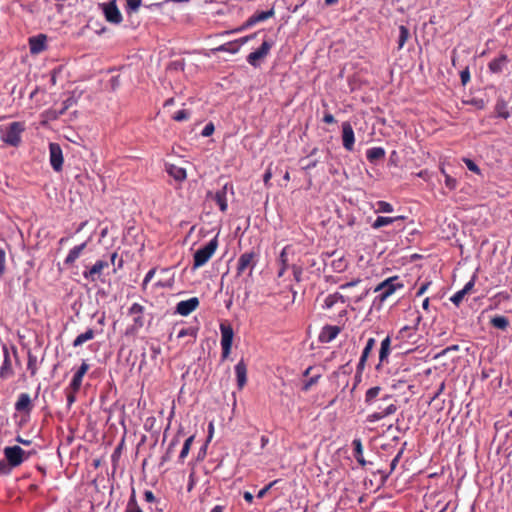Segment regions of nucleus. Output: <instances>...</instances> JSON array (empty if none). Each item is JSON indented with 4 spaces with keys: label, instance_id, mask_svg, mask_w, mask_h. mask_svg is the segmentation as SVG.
<instances>
[{
    "label": "nucleus",
    "instance_id": "f257e3e1",
    "mask_svg": "<svg viewBox=\"0 0 512 512\" xmlns=\"http://www.w3.org/2000/svg\"><path fill=\"white\" fill-rule=\"evenodd\" d=\"M316 302L320 308L327 311H332V315L338 317H345L347 314V307L349 306V299L345 298L341 293L335 292L329 295L319 294Z\"/></svg>",
    "mask_w": 512,
    "mask_h": 512
},
{
    "label": "nucleus",
    "instance_id": "2f4dec72",
    "mask_svg": "<svg viewBox=\"0 0 512 512\" xmlns=\"http://www.w3.org/2000/svg\"><path fill=\"white\" fill-rule=\"evenodd\" d=\"M101 272V268L98 266L97 263H95L91 268L83 271V277L87 280L95 281L101 274Z\"/></svg>",
    "mask_w": 512,
    "mask_h": 512
},
{
    "label": "nucleus",
    "instance_id": "473e14b6",
    "mask_svg": "<svg viewBox=\"0 0 512 512\" xmlns=\"http://www.w3.org/2000/svg\"><path fill=\"white\" fill-rule=\"evenodd\" d=\"M490 323L493 327L501 330H506L507 327L509 326L508 318L501 315L491 318Z\"/></svg>",
    "mask_w": 512,
    "mask_h": 512
},
{
    "label": "nucleus",
    "instance_id": "f704fd0d",
    "mask_svg": "<svg viewBox=\"0 0 512 512\" xmlns=\"http://www.w3.org/2000/svg\"><path fill=\"white\" fill-rule=\"evenodd\" d=\"M288 246L284 247L279 255V262L281 264V268L278 272V277H282L287 270L288 267V257H287Z\"/></svg>",
    "mask_w": 512,
    "mask_h": 512
},
{
    "label": "nucleus",
    "instance_id": "6ab92c4d",
    "mask_svg": "<svg viewBox=\"0 0 512 512\" xmlns=\"http://www.w3.org/2000/svg\"><path fill=\"white\" fill-rule=\"evenodd\" d=\"M354 458L357 460L359 465L364 469H368V466L373 465L371 460H367L364 457L362 444L359 440H354Z\"/></svg>",
    "mask_w": 512,
    "mask_h": 512
},
{
    "label": "nucleus",
    "instance_id": "c03bdc74",
    "mask_svg": "<svg viewBox=\"0 0 512 512\" xmlns=\"http://www.w3.org/2000/svg\"><path fill=\"white\" fill-rule=\"evenodd\" d=\"M13 467L7 462L6 459L0 460V475H9Z\"/></svg>",
    "mask_w": 512,
    "mask_h": 512
},
{
    "label": "nucleus",
    "instance_id": "e433bc0d",
    "mask_svg": "<svg viewBox=\"0 0 512 512\" xmlns=\"http://www.w3.org/2000/svg\"><path fill=\"white\" fill-rule=\"evenodd\" d=\"M193 440H194V436H190L185 440L184 445H183L182 450L179 455V460L181 462H183L184 459L187 457V455L190 451L191 444L193 443Z\"/></svg>",
    "mask_w": 512,
    "mask_h": 512
},
{
    "label": "nucleus",
    "instance_id": "6e6d98bb",
    "mask_svg": "<svg viewBox=\"0 0 512 512\" xmlns=\"http://www.w3.org/2000/svg\"><path fill=\"white\" fill-rule=\"evenodd\" d=\"M461 83L462 85H466L470 81V71L469 68L466 67L464 70L460 73Z\"/></svg>",
    "mask_w": 512,
    "mask_h": 512
},
{
    "label": "nucleus",
    "instance_id": "393cba45",
    "mask_svg": "<svg viewBox=\"0 0 512 512\" xmlns=\"http://www.w3.org/2000/svg\"><path fill=\"white\" fill-rule=\"evenodd\" d=\"M375 345V339L374 338H369L366 342V345L363 349V352H362V355L360 357V360H359V363L357 365V370L360 372L361 370H363L364 366H365V362H366V359L367 357L369 356L371 350L373 349Z\"/></svg>",
    "mask_w": 512,
    "mask_h": 512
},
{
    "label": "nucleus",
    "instance_id": "49530a36",
    "mask_svg": "<svg viewBox=\"0 0 512 512\" xmlns=\"http://www.w3.org/2000/svg\"><path fill=\"white\" fill-rule=\"evenodd\" d=\"M465 292H463L462 290H459L458 292H456L451 298V302L455 305V306H459L461 304V302L463 301V298L465 297Z\"/></svg>",
    "mask_w": 512,
    "mask_h": 512
},
{
    "label": "nucleus",
    "instance_id": "a19ab883",
    "mask_svg": "<svg viewBox=\"0 0 512 512\" xmlns=\"http://www.w3.org/2000/svg\"><path fill=\"white\" fill-rule=\"evenodd\" d=\"M142 4V0H126V12L128 14L136 12Z\"/></svg>",
    "mask_w": 512,
    "mask_h": 512
},
{
    "label": "nucleus",
    "instance_id": "052dcab7",
    "mask_svg": "<svg viewBox=\"0 0 512 512\" xmlns=\"http://www.w3.org/2000/svg\"><path fill=\"white\" fill-rule=\"evenodd\" d=\"M430 284H431V282H425V283H423V284L420 286V288L418 289V291H417V293H416V296H417V297H419V296L423 295V294L427 291V289H428V287L430 286Z\"/></svg>",
    "mask_w": 512,
    "mask_h": 512
},
{
    "label": "nucleus",
    "instance_id": "0e129e2a",
    "mask_svg": "<svg viewBox=\"0 0 512 512\" xmlns=\"http://www.w3.org/2000/svg\"><path fill=\"white\" fill-rule=\"evenodd\" d=\"M271 178H272V171H271V168L269 167L263 175V181H264L265 185H269V181Z\"/></svg>",
    "mask_w": 512,
    "mask_h": 512
},
{
    "label": "nucleus",
    "instance_id": "20e7f679",
    "mask_svg": "<svg viewBox=\"0 0 512 512\" xmlns=\"http://www.w3.org/2000/svg\"><path fill=\"white\" fill-rule=\"evenodd\" d=\"M25 130V125L22 122H12L2 134L1 139L6 144L17 147L21 143V134Z\"/></svg>",
    "mask_w": 512,
    "mask_h": 512
},
{
    "label": "nucleus",
    "instance_id": "1a4fd4ad",
    "mask_svg": "<svg viewBox=\"0 0 512 512\" xmlns=\"http://www.w3.org/2000/svg\"><path fill=\"white\" fill-rule=\"evenodd\" d=\"M105 19L112 24H120L123 20L122 14L116 5V0H111L100 5Z\"/></svg>",
    "mask_w": 512,
    "mask_h": 512
},
{
    "label": "nucleus",
    "instance_id": "09e8293b",
    "mask_svg": "<svg viewBox=\"0 0 512 512\" xmlns=\"http://www.w3.org/2000/svg\"><path fill=\"white\" fill-rule=\"evenodd\" d=\"M143 325H144L143 314L134 315V318H133V329L134 330H138V329L142 328Z\"/></svg>",
    "mask_w": 512,
    "mask_h": 512
},
{
    "label": "nucleus",
    "instance_id": "f3484780",
    "mask_svg": "<svg viewBox=\"0 0 512 512\" xmlns=\"http://www.w3.org/2000/svg\"><path fill=\"white\" fill-rule=\"evenodd\" d=\"M340 332L338 326L326 325L322 328L318 339L321 343H329L334 340Z\"/></svg>",
    "mask_w": 512,
    "mask_h": 512
},
{
    "label": "nucleus",
    "instance_id": "423d86ee",
    "mask_svg": "<svg viewBox=\"0 0 512 512\" xmlns=\"http://www.w3.org/2000/svg\"><path fill=\"white\" fill-rule=\"evenodd\" d=\"M259 254L254 250L241 254L237 261V275L240 276L247 268H250V274L256 267Z\"/></svg>",
    "mask_w": 512,
    "mask_h": 512
},
{
    "label": "nucleus",
    "instance_id": "a211bd4d",
    "mask_svg": "<svg viewBox=\"0 0 512 512\" xmlns=\"http://www.w3.org/2000/svg\"><path fill=\"white\" fill-rule=\"evenodd\" d=\"M32 401L30 395L28 393H21L18 396V399L15 403V410L17 412H27L29 413L32 410Z\"/></svg>",
    "mask_w": 512,
    "mask_h": 512
},
{
    "label": "nucleus",
    "instance_id": "bb28decb",
    "mask_svg": "<svg viewBox=\"0 0 512 512\" xmlns=\"http://www.w3.org/2000/svg\"><path fill=\"white\" fill-rule=\"evenodd\" d=\"M343 128V145L348 151H352V126L349 122H344Z\"/></svg>",
    "mask_w": 512,
    "mask_h": 512
},
{
    "label": "nucleus",
    "instance_id": "aec40b11",
    "mask_svg": "<svg viewBox=\"0 0 512 512\" xmlns=\"http://www.w3.org/2000/svg\"><path fill=\"white\" fill-rule=\"evenodd\" d=\"M87 243H88V241H85V242L81 243L80 245L73 247L69 251L68 255L66 256V258L64 260V264L67 266L73 265L74 262L80 257L83 250L87 247Z\"/></svg>",
    "mask_w": 512,
    "mask_h": 512
},
{
    "label": "nucleus",
    "instance_id": "9b49d317",
    "mask_svg": "<svg viewBox=\"0 0 512 512\" xmlns=\"http://www.w3.org/2000/svg\"><path fill=\"white\" fill-rule=\"evenodd\" d=\"M275 14V11L273 8H271L268 11H260L253 14L251 17H249L246 22L242 25V27L239 30H244L247 28H250L254 25H256L259 22L266 21L267 19L273 17Z\"/></svg>",
    "mask_w": 512,
    "mask_h": 512
},
{
    "label": "nucleus",
    "instance_id": "13d9d810",
    "mask_svg": "<svg viewBox=\"0 0 512 512\" xmlns=\"http://www.w3.org/2000/svg\"><path fill=\"white\" fill-rule=\"evenodd\" d=\"M445 185L449 188V189H455L456 186H457V181L456 179L452 178L450 175L448 174H445Z\"/></svg>",
    "mask_w": 512,
    "mask_h": 512
},
{
    "label": "nucleus",
    "instance_id": "680f3d73",
    "mask_svg": "<svg viewBox=\"0 0 512 512\" xmlns=\"http://www.w3.org/2000/svg\"><path fill=\"white\" fill-rule=\"evenodd\" d=\"M144 499H145L147 502H150V503H152V502H154V501L156 500L155 495H154V494H153V492H152V491H150V490H146V491L144 492Z\"/></svg>",
    "mask_w": 512,
    "mask_h": 512
},
{
    "label": "nucleus",
    "instance_id": "f8f14e48",
    "mask_svg": "<svg viewBox=\"0 0 512 512\" xmlns=\"http://www.w3.org/2000/svg\"><path fill=\"white\" fill-rule=\"evenodd\" d=\"M230 190L233 193V186L231 184L226 183L221 189L215 192L213 196V200L219 206V209L222 212H226L228 208L227 202V191Z\"/></svg>",
    "mask_w": 512,
    "mask_h": 512
},
{
    "label": "nucleus",
    "instance_id": "0eeeda50",
    "mask_svg": "<svg viewBox=\"0 0 512 512\" xmlns=\"http://www.w3.org/2000/svg\"><path fill=\"white\" fill-rule=\"evenodd\" d=\"M221 331V347H222V359H226L230 352L231 346L233 342L234 332L232 327L229 324H220Z\"/></svg>",
    "mask_w": 512,
    "mask_h": 512
},
{
    "label": "nucleus",
    "instance_id": "864d4df0",
    "mask_svg": "<svg viewBox=\"0 0 512 512\" xmlns=\"http://www.w3.org/2000/svg\"><path fill=\"white\" fill-rule=\"evenodd\" d=\"M143 312H144V307L138 303L132 304V306L129 308V314L133 315V316L143 314Z\"/></svg>",
    "mask_w": 512,
    "mask_h": 512
},
{
    "label": "nucleus",
    "instance_id": "774afa93",
    "mask_svg": "<svg viewBox=\"0 0 512 512\" xmlns=\"http://www.w3.org/2000/svg\"><path fill=\"white\" fill-rule=\"evenodd\" d=\"M243 498L245 499V501H247L248 503H252L253 502V499H254V496L252 493H250L249 491H245L243 493Z\"/></svg>",
    "mask_w": 512,
    "mask_h": 512
},
{
    "label": "nucleus",
    "instance_id": "39448f33",
    "mask_svg": "<svg viewBox=\"0 0 512 512\" xmlns=\"http://www.w3.org/2000/svg\"><path fill=\"white\" fill-rule=\"evenodd\" d=\"M403 288V284L399 282V278L397 276L390 277L385 281L381 282L376 288L375 291H379V299L380 301L386 300L390 295H392L397 289Z\"/></svg>",
    "mask_w": 512,
    "mask_h": 512
},
{
    "label": "nucleus",
    "instance_id": "4d7b16f0",
    "mask_svg": "<svg viewBox=\"0 0 512 512\" xmlns=\"http://www.w3.org/2000/svg\"><path fill=\"white\" fill-rule=\"evenodd\" d=\"M66 393H67V404H68V407H70L76 401V393L77 392L70 390L69 386H68L66 389Z\"/></svg>",
    "mask_w": 512,
    "mask_h": 512
},
{
    "label": "nucleus",
    "instance_id": "a18cd8bd",
    "mask_svg": "<svg viewBox=\"0 0 512 512\" xmlns=\"http://www.w3.org/2000/svg\"><path fill=\"white\" fill-rule=\"evenodd\" d=\"M463 162L465 163L466 167L470 171H472V172H474L476 174H480V172H481L480 168L478 167V165L473 160H471L469 158H464Z\"/></svg>",
    "mask_w": 512,
    "mask_h": 512
},
{
    "label": "nucleus",
    "instance_id": "8fccbe9b",
    "mask_svg": "<svg viewBox=\"0 0 512 512\" xmlns=\"http://www.w3.org/2000/svg\"><path fill=\"white\" fill-rule=\"evenodd\" d=\"M193 336V337H196V330L194 328H183L181 329L179 332H178V335L177 337L178 338H183L185 336Z\"/></svg>",
    "mask_w": 512,
    "mask_h": 512
},
{
    "label": "nucleus",
    "instance_id": "79ce46f5",
    "mask_svg": "<svg viewBox=\"0 0 512 512\" xmlns=\"http://www.w3.org/2000/svg\"><path fill=\"white\" fill-rule=\"evenodd\" d=\"M125 512H142L141 508L136 502L134 494H132L131 498L129 499Z\"/></svg>",
    "mask_w": 512,
    "mask_h": 512
},
{
    "label": "nucleus",
    "instance_id": "7c9ffc66",
    "mask_svg": "<svg viewBox=\"0 0 512 512\" xmlns=\"http://www.w3.org/2000/svg\"><path fill=\"white\" fill-rule=\"evenodd\" d=\"M390 338L389 337H386L382 342H381V348H380V352H379V362L380 364L383 363L384 361L387 360L388 358V355L390 353Z\"/></svg>",
    "mask_w": 512,
    "mask_h": 512
},
{
    "label": "nucleus",
    "instance_id": "5701e85b",
    "mask_svg": "<svg viewBox=\"0 0 512 512\" xmlns=\"http://www.w3.org/2000/svg\"><path fill=\"white\" fill-rule=\"evenodd\" d=\"M13 374L12 365L8 350L4 348V360L0 367V378L6 379Z\"/></svg>",
    "mask_w": 512,
    "mask_h": 512
},
{
    "label": "nucleus",
    "instance_id": "4c0bfd02",
    "mask_svg": "<svg viewBox=\"0 0 512 512\" xmlns=\"http://www.w3.org/2000/svg\"><path fill=\"white\" fill-rule=\"evenodd\" d=\"M377 208L375 209L376 213H391L394 211L393 206L386 201H378L376 203Z\"/></svg>",
    "mask_w": 512,
    "mask_h": 512
},
{
    "label": "nucleus",
    "instance_id": "2eb2a0df",
    "mask_svg": "<svg viewBox=\"0 0 512 512\" xmlns=\"http://www.w3.org/2000/svg\"><path fill=\"white\" fill-rule=\"evenodd\" d=\"M88 369L89 365L86 361H83L69 384L70 390H73L74 392H78L80 390L83 377L87 373Z\"/></svg>",
    "mask_w": 512,
    "mask_h": 512
},
{
    "label": "nucleus",
    "instance_id": "37998d69",
    "mask_svg": "<svg viewBox=\"0 0 512 512\" xmlns=\"http://www.w3.org/2000/svg\"><path fill=\"white\" fill-rule=\"evenodd\" d=\"M190 117V113L185 110V109H182V110H179L177 111L173 116V120L177 121V122H182V121H185L187 120L188 118Z\"/></svg>",
    "mask_w": 512,
    "mask_h": 512
},
{
    "label": "nucleus",
    "instance_id": "c9c22d12",
    "mask_svg": "<svg viewBox=\"0 0 512 512\" xmlns=\"http://www.w3.org/2000/svg\"><path fill=\"white\" fill-rule=\"evenodd\" d=\"M239 49H240V45L236 42L225 43L217 48L218 51L229 52L232 54L237 53L239 51Z\"/></svg>",
    "mask_w": 512,
    "mask_h": 512
},
{
    "label": "nucleus",
    "instance_id": "bf43d9fd",
    "mask_svg": "<svg viewBox=\"0 0 512 512\" xmlns=\"http://www.w3.org/2000/svg\"><path fill=\"white\" fill-rule=\"evenodd\" d=\"M5 271V252L0 248V275Z\"/></svg>",
    "mask_w": 512,
    "mask_h": 512
},
{
    "label": "nucleus",
    "instance_id": "69168bd1",
    "mask_svg": "<svg viewBox=\"0 0 512 512\" xmlns=\"http://www.w3.org/2000/svg\"><path fill=\"white\" fill-rule=\"evenodd\" d=\"M273 483H270L269 485L265 486L264 488H262L258 494H257V497L258 498H263L265 496V494L267 493V491L272 487Z\"/></svg>",
    "mask_w": 512,
    "mask_h": 512
},
{
    "label": "nucleus",
    "instance_id": "9d476101",
    "mask_svg": "<svg viewBox=\"0 0 512 512\" xmlns=\"http://www.w3.org/2000/svg\"><path fill=\"white\" fill-rule=\"evenodd\" d=\"M50 165L55 172H60L63 168V153L58 143L49 144Z\"/></svg>",
    "mask_w": 512,
    "mask_h": 512
},
{
    "label": "nucleus",
    "instance_id": "a878e982",
    "mask_svg": "<svg viewBox=\"0 0 512 512\" xmlns=\"http://www.w3.org/2000/svg\"><path fill=\"white\" fill-rule=\"evenodd\" d=\"M404 219H405V216H396V217L379 216L373 222L372 228L379 229V228H381L383 226H386V225L392 224V223H394L396 221H400V220H404Z\"/></svg>",
    "mask_w": 512,
    "mask_h": 512
},
{
    "label": "nucleus",
    "instance_id": "c756f323",
    "mask_svg": "<svg viewBox=\"0 0 512 512\" xmlns=\"http://www.w3.org/2000/svg\"><path fill=\"white\" fill-rule=\"evenodd\" d=\"M95 336L94 330L89 328L84 333L79 334L73 341V347H79L85 342L93 339Z\"/></svg>",
    "mask_w": 512,
    "mask_h": 512
},
{
    "label": "nucleus",
    "instance_id": "f03ea898",
    "mask_svg": "<svg viewBox=\"0 0 512 512\" xmlns=\"http://www.w3.org/2000/svg\"><path fill=\"white\" fill-rule=\"evenodd\" d=\"M3 454L7 462L13 467H19L22 463L27 461L36 451H25L18 445L6 446Z\"/></svg>",
    "mask_w": 512,
    "mask_h": 512
},
{
    "label": "nucleus",
    "instance_id": "58836bf2",
    "mask_svg": "<svg viewBox=\"0 0 512 512\" xmlns=\"http://www.w3.org/2000/svg\"><path fill=\"white\" fill-rule=\"evenodd\" d=\"M381 388L378 386L371 387L366 391L365 402L370 404L380 393Z\"/></svg>",
    "mask_w": 512,
    "mask_h": 512
},
{
    "label": "nucleus",
    "instance_id": "b1692460",
    "mask_svg": "<svg viewBox=\"0 0 512 512\" xmlns=\"http://www.w3.org/2000/svg\"><path fill=\"white\" fill-rule=\"evenodd\" d=\"M166 172L174 178L176 181H183L186 179V170L182 167L176 166L174 164H169L166 166Z\"/></svg>",
    "mask_w": 512,
    "mask_h": 512
},
{
    "label": "nucleus",
    "instance_id": "7ed1b4c3",
    "mask_svg": "<svg viewBox=\"0 0 512 512\" xmlns=\"http://www.w3.org/2000/svg\"><path fill=\"white\" fill-rule=\"evenodd\" d=\"M218 247L217 236L210 240L204 247L198 249L194 253L193 269L204 266L209 259L213 256Z\"/></svg>",
    "mask_w": 512,
    "mask_h": 512
},
{
    "label": "nucleus",
    "instance_id": "4468645a",
    "mask_svg": "<svg viewBox=\"0 0 512 512\" xmlns=\"http://www.w3.org/2000/svg\"><path fill=\"white\" fill-rule=\"evenodd\" d=\"M199 306V299L197 297H192L188 300L180 301L176 305V313L182 316H188Z\"/></svg>",
    "mask_w": 512,
    "mask_h": 512
},
{
    "label": "nucleus",
    "instance_id": "412c9836",
    "mask_svg": "<svg viewBox=\"0 0 512 512\" xmlns=\"http://www.w3.org/2000/svg\"><path fill=\"white\" fill-rule=\"evenodd\" d=\"M396 411H397L396 404L390 403L385 408H383L381 411L374 412L373 414L369 415L368 419L370 421H377L386 416L394 414Z\"/></svg>",
    "mask_w": 512,
    "mask_h": 512
},
{
    "label": "nucleus",
    "instance_id": "3c124183",
    "mask_svg": "<svg viewBox=\"0 0 512 512\" xmlns=\"http://www.w3.org/2000/svg\"><path fill=\"white\" fill-rule=\"evenodd\" d=\"M155 272H156V269H155V268H152V269H150V270L146 273V275H145V277H144V279H143V282H142V289H143V290H145V289H146V287H147L148 283H149V282L152 280V278L154 277Z\"/></svg>",
    "mask_w": 512,
    "mask_h": 512
},
{
    "label": "nucleus",
    "instance_id": "ddd939ff",
    "mask_svg": "<svg viewBox=\"0 0 512 512\" xmlns=\"http://www.w3.org/2000/svg\"><path fill=\"white\" fill-rule=\"evenodd\" d=\"M29 48L31 54H39L47 48V36L45 34H38L29 38Z\"/></svg>",
    "mask_w": 512,
    "mask_h": 512
},
{
    "label": "nucleus",
    "instance_id": "de8ad7c7",
    "mask_svg": "<svg viewBox=\"0 0 512 512\" xmlns=\"http://www.w3.org/2000/svg\"><path fill=\"white\" fill-rule=\"evenodd\" d=\"M320 375H314L310 377L308 380H306L302 386L303 391H308L314 384L317 383Z\"/></svg>",
    "mask_w": 512,
    "mask_h": 512
},
{
    "label": "nucleus",
    "instance_id": "5fc2aeb1",
    "mask_svg": "<svg viewBox=\"0 0 512 512\" xmlns=\"http://www.w3.org/2000/svg\"><path fill=\"white\" fill-rule=\"evenodd\" d=\"M215 128H214V125L213 123H208L206 124V126L203 128L202 132H201V135L203 137H209L213 134Z\"/></svg>",
    "mask_w": 512,
    "mask_h": 512
},
{
    "label": "nucleus",
    "instance_id": "cd10ccee",
    "mask_svg": "<svg viewBox=\"0 0 512 512\" xmlns=\"http://www.w3.org/2000/svg\"><path fill=\"white\" fill-rule=\"evenodd\" d=\"M494 109L497 117L503 119H508L510 117V112L508 110L507 103L504 99H498Z\"/></svg>",
    "mask_w": 512,
    "mask_h": 512
},
{
    "label": "nucleus",
    "instance_id": "dca6fc26",
    "mask_svg": "<svg viewBox=\"0 0 512 512\" xmlns=\"http://www.w3.org/2000/svg\"><path fill=\"white\" fill-rule=\"evenodd\" d=\"M235 374L237 380V386L239 390H242L247 383V365L244 360H240L235 365Z\"/></svg>",
    "mask_w": 512,
    "mask_h": 512
},
{
    "label": "nucleus",
    "instance_id": "e2e57ef3",
    "mask_svg": "<svg viewBox=\"0 0 512 512\" xmlns=\"http://www.w3.org/2000/svg\"><path fill=\"white\" fill-rule=\"evenodd\" d=\"M474 287V278H472L470 281H468L465 286L463 287V289H461L463 292H465V294H468L472 288Z\"/></svg>",
    "mask_w": 512,
    "mask_h": 512
},
{
    "label": "nucleus",
    "instance_id": "72a5a7b5",
    "mask_svg": "<svg viewBox=\"0 0 512 512\" xmlns=\"http://www.w3.org/2000/svg\"><path fill=\"white\" fill-rule=\"evenodd\" d=\"M410 37V33H409V30L406 26L404 25H401L399 27V37H398V50H401L404 45L406 44V42L408 41Z\"/></svg>",
    "mask_w": 512,
    "mask_h": 512
},
{
    "label": "nucleus",
    "instance_id": "4be33fe9",
    "mask_svg": "<svg viewBox=\"0 0 512 512\" xmlns=\"http://www.w3.org/2000/svg\"><path fill=\"white\" fill-rule=\"evenodd\" d=\"M508 63V58L505 54L490 61L488 67L492 73H501L504 66Z\"/></svg>",
    "mask_w": 512,
    "mask_h": 512
},
{
    "label": "nucleus",
    "instance_id": "603ef678",
    "mask_svg": "<svg viewBox=\"0 0 512 512\" xmlns=\"http://www.w3.org/2000/svg\"><path fill=\"white\" fill-rule=\"evenodd\" d=\"M403 452H404V448H401L399 450V452L396 454V456L392 459V461L390 463V472L394 471L395 468L397 467V465L403 455Z\"/></svg>",
    "mask_w": 512,
    "mask_h": 512
},
{
    "label": "nucleus",
    "instance_id": "c85d7f7f",
    "mask_svg": "<svg viewBox=\"0 0 512 512\" xmlns=\"http://www.w3.org/2000/svg\"><path fill=\"white\" fill-rule=\"evenodd\" d=\"M366 157L371 163H374L385 157V150L382 147L370 148L366 152Z\"/></svg>",
    "mask_w": 512,
    "mask_h": 512
},
{
    "label": "nucleus",
    "instance_id": "ea45409f",
    "mask_svg": "<svg viewBox=\"0 0 512 512\" xmlns=\"http://www.w3.org/2000/svg\"><path fill=\"white\" fill-rule=\"evenodd\" d=\"M27 368L31 372V375L34 376L37 372V357L32 353H28V363Z\"/></svg>",
    "mask_w": 512,
    "mask_h": 512
},
{
    "label": "nucleus",
    "instance_id": "6e6552de",
    "mask_svg": "<svg viewBox=\"0 0 512 512\" xmlns=\"http://www.w3.org/2000/svg\"><path fill=\"white\" fill-rule=\"evenodd\" d=\"M273 46V42L271 41H263L261 46L255 51L251 52L247 56V62L257 68L260 66L261 61L269 54L270 49Z\"/></svg>",
    "mask_w": 512,
    "mask_h": 512
},
{
    "label": "nucleus",
    "instance_id": "338daca9",
    "mask_svg": "<svg viewBox=\"0 0 512 512\" xmlns=\"http://www.w3.org/2000/svg\"><path fill=\"white\" fill-rule=\"evenodd\" d=\"M75 103V100L72 97L67 98L63 101L64 110L69 109L73 104Z\"/></svg>",
    "mask_w": 512,
    "mask_h": 512
}]
</instances>
